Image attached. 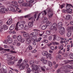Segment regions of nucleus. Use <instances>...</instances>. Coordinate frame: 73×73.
I'll return each instance as SVG.
<instances>
[{"mask_svg":"<svg viewBox=\"0 0 73 73\" xmlns=\"http://www.w3.org/2000/svg\"><path fill=\"white\" fill-rule=\"evenodd\" d=\"M21 42H24L25 41V40L24 38H22V39H21V40L20 41Z\"/></svg>","mask_w":73,"mask_h":73,"instance_id":"obj_52","label":"nucleus"},{"mask_svg":"<svg viewBox=\"0 0 73 73\" xmlns=\"http://www.w3.org/2000/svg\"><path fill=\"white\" fill-rule=\"evenodd\" d=\"M12 23V19H9L6 22V24L7 25H10Z\"/></svg>","mask_w":73,"mask_h":73,"instance_id":"obj_14","label":"nucleus"},{"mask_svg":"<svg viewBox=\"0 0 73 73\" xmlns=\"http://www.w3.org/2000/svg\"><path fill=\"white\" fill-rule=\"evenodd\" d=\"M64 66V68L65 69V70H66L67 69H68V65H66L65 66Z\"/></svg>","mask_w":73,"mask_h":73,"instance_id":"obj_64","label":"nucleus"},{"mask_svg":"<svg viewBox=\"0 0 73 73\" xmlns=\"http://www.w3.org/2000/svg\"><path fill=\"white\" fill-rule=\"evenodd\" d=\"M51 54L48 53V55L46 56L47 58H49V59H51Z\"/></svg>","mask_w":73,"mask_h":73,"instance_id":"obj_31","label":"nucleus"},{"mask_svg":"<svg viewBox=\"0 0 73 73\" xmlns=\"http://www.w3.org/2000/svg\"><path fill=\"white\" fill-rule=\"evenodd\" d=\"M48 18L50 19L52 18L53 17V13H52V10L50 9V8H48Z\"/></svg>","mask_w":73,"mask_h":73,"instance_id":"obj_5","label":"nucleus"},{"mask_svg":"<svg viewBox=\"0 0 73 73\" xmlns=\"http://www.w3.org/2000/svg\"><path fill=\"white\" fill-rule=\"evenodd\" d=\"M73 8V6L71 4H67L66 9L68 12V13H72V9L71 8Z\"/></svg>","mask_w":73,"mask_h":73,"instance_id":"obj_3","label":"nucleus"},{"mask_svg":"<svg viewBox=\"0 0 73 73\" xmlns=\"http://www.w3.org/2000/svg\"><path fill=\"white\" fill-rule=\"evenodd\" d=\"M43 62L44 64H46L48 62V61L46 60H44L43 61Z\"/></svg>","mask_w":73,"mask_h":73,"instance_id":"obj_51","label":"nucleus"},{"mask_svg":"<svg viewBox=\"0 0 73 73\" xmlns=\"http://www.w3.org/2000/svg\"><path fill=\"white\" fill-rule=\"evenodd\" d=\"M67 11H67V9L66 10L64 9L62 10V12L63 13H66Z\"/></svg>","mask_w":73,"mask_h":73,"instance_id":"obj_55","label":"nucleus"},{"mask_svg":"<svg viewBox=\"0 0 73 73\" xmlns=\"http://www.w3.org/2000/svg\"><path fill=\"white\" fill-rule=\"evenodd\" d=\"M25 18L27 17L29 19V20H32V21L31 22H29L28 23V25L29 28H31L33 27V21L34 20V18L33 17H31L30 14H29L27 15L24 16Z\"/></svg>","mask_w":73,"mask_h":73,"instance_id":"obj_2","label":"nucleus"},{"mask_svg":"<svg viewBox=\"0 0 73 73\" xmlns=\"http://www.w3.org/2000/svg\"><path fill=\"white\" fill-rule=\"evenodd\" d=\"M26 41V42L27 44H30L31 42H32L31 41V39L30 38H29V37H28V38H27L25 40Z\"/></svg>","mask_w":73,"mask_h":73,"instance_id":"obj_12","label":"nucleus"},{"mask_svg":"<svg viewBox=\"0 0 73 73\" xmlns=\"http://www.w3.org/2000/svg\"><path fill=\"white\" fill-rule=\"evenodd\" d=\"M57 23H53L51 26L50 27V29L53 30V29H54L55 31H57Z\"/></svg>","mask_w":73,"mask_h":73,"instance_id":"obj_7","label":"nucleus"},{"mask_svg":"<svg viewBox=\"0 0 73 73\" xmlns=\"http://www.w3.org/2000/svg\"><path fill=\"white\" fill-rule=\"evenodd\" d=\"M2 69L3 72L1 70H0V73H7V67L5 65L2 66Z\"/></svg>","mask_w":73,"mask_h":73,"instance_id":"obj_8","label":"nucleus"},{"mask_svg":"<svg viewBox=\"0 0 73 73\" xmlns=\"http://www.w3.org/2000/svg\"><path fill=\"white\" fill-rule=\"evenodd\" d=\"M1 27L4 29V30H7V29H8V27L6 25H3Z\"/></svg>","mask_w":73,"mask_h":73,"instance_id":"obj_24","label":"nucleus"},{"mask_svg":"<svg viewBox=\"0 0 73 73\" xmlns=\"http://www.w3.org/2000/svg\"><path fill=\"white\" fill-rule=\"evenodd\" d=\"M65 6V4L63 3L60 6V9H62Z\"/></svg>","mask_w":73,"mask_h":73,"instance_id":"obj_33","label":"nucleus"},{"mask_svg":"<svg viewBox=\"0 0 73 73\" xmlns=\"http://www.w3.org/2000/svg\"><path fill=\"white\" fill-rule=\"evenodd\" d=\"M43 21L44 23H46L48 21V18L46 17H44V18Z\"/></svg>","mask_w":73,"mask_h":73,"instance_id":"obj_35","label":"nucleus"},{"mask_svg":"<svg viewBox=\"0 0 73 73\" xmlns=\"http://www.w3.org/2000/svg\"><path fill=\"white\" fill-rule=\"evenodd\" d=\"M49 40H52V35H51L48 38Z\"/></svg>","mask_w":73,"mask_h":73,"instance_id":"obj_48","label":"nucleus"},{"mask_svg":"<svg viewBox=\"0 0 73 73\" xmlns=\"http://www.w3.org/2000/svg\"><path fill=\"white\" fill-rule=\"evenodd\" d=\"M63 25V24L62 22H59L58 24V28L60 29L62 27V26Z\"/></svg>","mask_w":73,"mask_h":73,"instance_id":"obj_13","label":"nucleus"},{"mask_svg":"<svg viewBox=\"0 0 73 73\" xmlns=\"http://www.w3.org/2000/svg\"><path fill=\"white\" fill-rule=\"evenodd\" d=\"M69 57L71 59H73V54H70L69 55Z\"/></svg>","mask_w":73,"mask_h":73,"instance_id":"obj_38","label":"nucleus"},{"mask_svg":"<svg viewBox=\"0 0 73 73\" xmlns=\"http://www.w3.org/2000/svg\"><path fill=\"white\" fill-rule=\"evenodd\" d=\"M64 62L65 63V64H68V63H69V62H70L69 61L67 60H64Z\"/></svg>","mask_w":73,"mask_h":73,"instance_id":"obj_41","label":"nucleus"},{"mask_svg":"<svg viewBox=\"0 0 73 73\" xmlns=\"http://www.w3.org/2000/svg\"><path fill=\"white\" fill-rule=\"evenodd\" d=\"M70 16L69 15H67L66 16V17L65 19L66 20H69L70 19Z\"/></svg>","mask_w":73,"mask_h":73,"instance_id":"obj_23","label":"nucleus"},{"mask_svg":"<svg viewBox=\"0 0 73 73\" xmlns=\"http://www.w3.org/2000/svg\"><path fill=\"white\" fill-rule=\"evenodd\" d=\"M62 73H68V71L67 70H61L60 71Z\"/></svg>","mask_w":73,"mask_h":73,"instance_id":"obj_27","label":"nucleus"},{"mask_svg":"<svg viewBox=\"0 0 73 73\" xmlns=\"http://www.w3.org/2000/svg\"><path fill=\"white\" fill-rule=\"evenodd\" d=\"M52 45V43H48L47 44V45L48 46H51Z\"/></svg>","mask_w":73,"mask_h":73,"instance_id":"obj_60","label":"nucleus"},{"mask_svg":"<svg viewBox=\"0 0 73 73\" xmlns=\"http://www.w3.org/2000/svg\"><path fill=\"white\" fill-rule=\"evenodd\" d=\"M59 33L61 35H63L65 33V28L64 27H62L59 29Z\"/></svg>","mask_w":73,"mask_h":73,"instance_id":"obj_9","label":"nucleus"},{"mask_svg":"<svg viewBox=\"0 0 73 73\" xmlns=\"http://www.w3.org/2000/svg\"><path fill=\"white\" fill-rule=\"evenodd\" d=\"M25 24V22L24 21H20L18 22L16 24L15 29L17 31L19 30H22L24 28V25Z\"/></svg>","mask_w":73,"mask_h":73,"instance_id":"obj_1","label":"nucleus"},{"mask_svg":"<svg viewBox=\"0 0 73 73\" xmlns=\"http://www.w3.org/2000/svg\"><path fill=\"white\" fill-rule=\"evenodd\" d=\"M28 48L29 49V50H31L32 49V47L31 45H29Z\"/></svg>","mask_w":73,"mask_h":73,"instance_id":"obj_54","label":"nucleus"},{"mask_svg":"<svg viewBox=\"0 0 73 73\" xmlns=\"http://www.w3.org/2000/svg\"><path fill=\"white\" fill-rule=\"evenodd\" d=\"M23 35V36L25 37H29V35L28 34V33L25 32H24Z\"/></svg>","mask_w":73,"mask_h":73,"instance_id":"obj_20","label":"nucleus"},{"mask_svg":"<svg viewBox=\"0 0 73 73\" xmlns=\"http://www.w3.org/2000/svg\"><path fill=\"white\" fill-rule=\"evenodd\" d=\"M53 36H54V38L53 40V41H55V40H56V38L57 37V36L56 35H54Z\"/></svg>","mask_w":73,"mask_h":73,"instance_id":"obj_37","label":"nucleus"},{"mask_svg":"<svg viewBox=\"0 0 73 73\" xmlns=\"http://www.w3.org/2000/svg\"><path fill=\"white\" fill-rule=\"evenodd\" d=\"M42 17H43V15H42L41 13H40L38 14V15L37 17V18L36 19V20H41V18Z\"/></svg>","mask_w":73,"mask_h":73,"instance_id":"obj_11","label":"nucleus"},{"mask_svg":"<svg viewBox=\"0 0 73 73\" xmlns=\"http://www.w3.org/2000/svg\"><path fill=\"white\" fill-rule=\"evenodd\" d=\"M27 62H28L27 60L25 59L23 61V64H24H24H26L27 63Z\"/></svg>","mask_w":73,"mask_h":73,"instance_id":"obj_39","label":"nucleus"},{"mask_svg":"<svg viewBox=\"0 0 73 73\" xmlns=\"http://www.w3.org/2000/svg\"><path fill=\"white\" fill-rule=\"evenodd\" d=\"M53 31V30L51 29H50L49 30H47L46 32V34L48 35H49L51 33H52Z\"/></svg>","mask_w":73,"mask_h":73,"instance_id":"obj_16","label":"nucleus"},{"mask_svg":"<svg viewBox=\"0 0 73 73\" xmlns=\"http://www.w3.org/2000/svg\"><path fill=\"white\" fill-rule=\"evenodd\" d=\"M48 53L46 51H43L42 52V54L44 56H46L48 54Z\"/></svg>","mask_w":73,"mask_h":73,"instance_id":"obj_17","label":"nucleus"},{"mask_svg":"<svg viewBox=\"0 0 73 73\" xmlns=\"http://www.w3.org/2000/svg\"><path fill=\"white\" fill-rule=\"evenodd\" d=\"M51 25L52 23L51 22L49 21L47 22L46 23L45 26V25H43L41 27V29H42V30H45V29L46 28V27H47L48 26H50Z\"/></svg>","mask_w":73,"mask_h":73,"instance_id":"obj_4","label":"nucleus"},{"mask_svg":"<svg viewBox=\"0 0 73 73\" xmlns=\"http://www.w3.org/2000/svg\"><path fill=\"white\" fill-rule=\"evenodd\" d=\"M72 35V31L70 30H68V32L67 33V36L68 37H70Z\"/></svg>","mask_w":73,"mask_h":73,"instance_id":"obj_15","label":"nucleus"},{"mask_svg":"<svg viewBox=\"0 0 73 73\" xmlns=\"http://www.w3.org/2000/svg\"><path fill=\"white\" fill-rule=\"evenodd\" d=\"M24 68H25V66H21L20 68V69L22 70V69H24Z\"/></svg>","mask_w":73,"mask_h":73,"instance_id":"obj_43","label":"nucleus"},{"mask_svg":"<svg viewBox=\"0 0 73 73\" xmlns=\"http://www.w3.org/2000/svg\"><path fill=\"white\" fill-rule=\"evenodd\" d=\"M10 52H11V53H14V54L16 53H17L15 51H13V50L10 51Z\"/></svg>","mask_w":73,"mask_h":73,"instance_id":"obj_61","label":"nucleus"},{"mask_svg":"<svg viewBox=\"0 0 73 73\" xmlns=\"http://www.w3.org/2000/svg\"><path fill=\"white\" fill-rule=\"evenodd\" d=\"M43 42L45 43H48V40L46 39H44L43 40Z\"/></svg>","mask_w":73,"mask_h":73,"instance_id":"obj_59","label":"nucleus"},{"mask_svg":"<svg viewBox=\"0 0 73 73\" xmlns=\"http://www.w3.org/2000/svg\"><path fill=\"white\" fill-rule=\"evenodd\" d=\"M31 68L32 69H33L34 70L35 65H32L31 66Z\"/></svg>","mask_w":73,"mask_h":73,"instance_id":"obj_57","label":"nucleus"},{"mask_svg":"<svg viewBox=\"0 0 73 73\" xmlns=\"http://www.w3.org/2000/svg\"><path fill=\"white\" fill-rule=\"evenodd\" d=\"M30 72H31V69L30 68H28L27 70V73H30Z\"/></svg>","mask_w":73,"mask_h":73,"instance_id":"obj_50","label":"nucleus"},{"mask_svg":"<svg viewBox=\"0 0 73 73\" xmlns=\"http://www.w3.org/2000/svg\"><path fill=\"white\" fill-rule=\"evenodd\" d=\"M18 7L19 5H12V7L15 8V10H16V11H19V10H20V9Z\"/></svg>","mask_w":73,"mask_h":73,"instance_id":"obj_18","label":"nucleus"},{"mask_svg":"<svg viewBox=\"0 0 73 73\" xmlns=\"http://www.w3.org/2000/svg\"><path fill=\"white\" fill-rule=\"evenodd\" d=\"M58 49H60V50H63L64 48H63V46L62 45H60L58 47Z\"/></svg>","mask_w":73,"mask_h":73,"instance_id":"obj_28","label":"nucleus"},{"mask_svg":"<svg viewBox=\"0 0 73 73\" xmlns=\"http://www.w3.org/2000/svg\"><path fill=\"white\" fill-rule=\"evenodd\" d=\"M22 5L23 6H28V3H24L22 4Z\"/></svg>","mask_w":73,"mask_h":73,"instance_id":"obj_45","label":"nucleus"},{"mask_svg":"<svg viewBox=\"0 0 73 73\" xmlns=\"http://www.w3.org/2000/svg\"><path fill=\"white\" fill-rule=\"evenodd\" d=\"M17 38L19 41H20L22 38V37H21V35H18L17 37Z\"/></svg>","mask_w":73,"mask_h":73,"instance_id":"obj_25","label":"nucleus"},{"mask_svg":"<svg viewBox=\"0 0 73 73\" xmlns=\"http://www.w3.org/2000/svg\"><path fill=\"white\" fill-rule=\"evenodd\" d=\"M0 33H5V30L2 26L0 28Z\"/></svg>","mask_w":73,"mask_h":73,"instance_id":"obj_19","label":"nucleus"},{"mask_svg":"<svg viewBox=\"0 0 73 73\" xmlns=\"http://www.w3.org/2000/svg\"><path fill=\"white\" fill-rule=\"evenodd\" d=\"M58 56V57L59 60H61V58H62V56L60 54H59Z\"/></svg>","mask_w":73,"mask_h":73,"instance_id":"obj_47","label":"nucleus"},{"mask_svg":"<svg viewBox=\"0 0 73 73\" xmlns=\"http://www.w3.org/2000/svg\"><path fill=\"white\" fill-rule=\"evenodd\" d=\"M34 70H37V66L36 65H35Z\"/></svg>","mask_w":73,"mask_h":73,"instance_id":"obj_58","label":"nucleus"},{"mask_svg":"<svg viewBox=\"0 0 73 73\" xmlns=\"http://www.w3.org/2000/svg\"><path fill=\"white\" fill-rule=\"evenodd\" d=\"M38 34V31H35L34 32L32 33L29 35V38H31L32 37H33V36H35Z\"/></svg>","mask_w":73,"mask_h":73,"instance_id":"obj_10","label":"nucleus"},{"mask_svg":"<svg viewBox=\"0 0 73 73\" xmlns=\"http://www.w3.org/2000/svg\"><path fill=\"white\" fill-rule=\"evenodd\" d=\"M11 3L12 7V5H17V3L16 2V1H12Z\"/></svg>","mask_w":73,"mask_h":73,"instance_id":"obj_26","label":"nucleus"},{"mask_svg":"<svg viewBox=\"0 0 73 73\" xmlns=\"http://www.w3.org/2000/svg\"><path fill=\"white\" fill-rule=\"evenodd\" d=\"M61 70H60V68L58 69L56 72V73H59V72H61Z\"/></svg>","mask_w":73,"mask_h":73,"instance_id":"obj_62","label":"nucleus"},{"mask_svg":"<svg viewBox=\"0 0 73 73\" xmlns=\"http://www.w3.org/2000/svg\"><path fill=\"white\" fill-rule=\"evenodd\" d=\"M15 26L14 24H12L10 27L9 28V30L10 31H12L15 28Z\"/></svg>","mask_w":73,"mask_h":73,"instance_id":"obj_21","label":"nucleus"},{"mask_svg":"<svg viewBox=\"0 0 73 73\" xmlns=\"http://www.w3.org/2000/svg\"><path fill=\"white\" fill-rule=\"evenodd\" d=\"M7 42L9 44H11V43H12L13 42V41L12 40V39L11 38H8L7 40Z\"/></svg>","mask_w":73,"mask_h":73,"instance_id":"obj_22","label":"nucleus"},{"mask_svg":"<svg viewBox=\"0 0 73 73\" xmlns=\"http://www.w3.org/2000/svg\"><path fill=\"white\" fill-rule=\"evenodd\" d=\"M68 68L70 69H73V65L70 66V65H68Z\"/></svg>","mask_w":73,"mask_h":73,"instance_id":"obj_42","label":"nucleus"},{"mask_svg":"<svg viewBox=\"0 0 73 73\" xmlns=\"http://www.w3.org/2000/svg\"><path fill=\"white\" fill-rule=\"evenodd\" d=\"M8 63L9 65H12L15 64V62L14 61H11L10 62H8Z\"/></svg>","mask_w":73,"mask_h":73,"instance_id":"obj_36","label":"nucleus"},{"mask_svg":"<svg viewBox=\"0 0 73 73\" xmlns=\"http://www.w3.org/2000/svg\"><path fill=\"white\" fill-rule=\"evenodd\" d=\"M23 2L24 1H23V0H20L18 1V3L19 4H22V3H23Z\"/></svg>","mask_w":73,"mask_h":73,"instance_id":"obj_44","label":"nucleus"},{"mask_svg":"<svg viewBox=\"0 0 73 73\" xmlns=\"http://www.w3.org/2000/svg\"><path fill=\"white\" fill-rule=\"evenodd\" d=\"M58 64H56L54 66V68L55 69H56L58 67Z\"/></svg>","mask_w":73,"mask_h":73,"instance_id":"obj_63","label":"nucleus"},{"mask_svg":"<svg viewBox=\"0 0 73 73\" xmlns=\"http://www.w3.org/2000/svg\"><path fill=\"white\" fill-rule=\"evenodd\" d=\"M25 68H27L28 69V68L29 67V64H27L25 66Z\"/></svg>","mask_w":73,"mask_h":73,"instance_id":"obj_46","label":"nucleus"},{"mask_svg":"<svg viewBox=\"0 0 73 73\" xmlns=\"http://www.w3.org/2000/svg\"><path fill=\"white\" fill-rule=\"evenodd\" d=\"M38 62H39L38 61V60H35L34 62V63H35L36 64H38Z\"/></svg>","mask_w":73,"mask_h":73,"instance_id":"obj_49","label":"nucleus"},{"mask_svg":"<svg viewBox=\"0 0 73 73\" xmlns=\"http://www.w3.org/2000/svg\"><path fill=\"white\" fill-rule=\"evenodd\" d=\"M23 61V59H20L18 60V63L19 64H20Z\"/></svg>","mask_w":73,"mask_h":73,"instance_id":"obj_53","label":"nucleus"},{"mask_svg":"<svg viewBox=\"0 0 73 73\" xmlns=\"http://www.w3.org/2000/svg\"><path fill=\"white\" fill-rule=\"evenodd\" d=\"M0 10H1V11H0V13L2 14L4 13V11H6V12L8 11V10L5 8V6H0Z\"/></svg>","mask_w":73,"mask_h":73,"instance_id":"obj_6","label":"nucleus"},{"mask_svg":"<svg viewBox=\"0 0 73 73\" xmlns=\"http://www.w3.org/2000/svg\"><path fill=\"white\" fill-rule=\"evenodd\" d=\"M29 26H28L27 25H25L24 28V30H28V29H29Z\"/></svg>","mask_w":73,"mask_h":73,"instance_id":"obj_32","label":"nucleus"},{"mask_svg":"<svg viewBox=\"0 0 73 73\" xmlns=\"http://www.w3.org/2000/svg\"><path fill=\"white\" fill-rule=\"evenodd\" d=\"M50 48L51 50H54V47L53 46L50 47Z\"/></svg>","mask_w":73,"mask_h":73,"instance_id":"obj_56","label":"nucleus"},{"mask_svg":"<svg viewBox=\"0 0 73 73\" xmlns=\"http://www.w3.org/2000/svg\"><path fill=\"white\" fill-rule=\"evenodd\" d=\"M45 66H42V67H41V69L42 70V71L45 72Z\"/></svg>","mask_w":73,"mask_h":73,"instance_id":"obj_40","label":"nucleus"},{"mask_svg":"<svg viewBox=\"0 0 73 73\" xmlns=\"http://www.w3.org/2000/svg\"><path fill=\"white\" fill-rule=\"evenodd\" d=\"M11 11H12V12H16V11L15 8L14 7V8H11Z\"/></svg>","mask_w":73,"mask_h":73,"instance_id":"obj_29","label":"nucleus"},{"mask_svg":"<svg viewBox=\"0 0 73 73\" xmlns=\"http://www.w3.org/2000/svg\"><path fill=\"white\" fill-rule=\"evenodd\" d=\"M40 13H41L42 15H43V17L44 16V15H46V12L44 10L42 12Z\"/></svg>","mask_w":73,"mask_h":73,"instance_id":"obj_30","label":"nucleus"},{"mask_svg":"<svg viewBox=\"0 0 73 73\" xmlns=\"http://www.w3.org/2000/svg\"><path fill=\"white\" fill-rule=\"evenodd\" d=\"M48 65L49 66L51 67L52 66V63L50 61H48Z\"/></svg>","mask_w":73,"mask_h":73,"instance_id":"obj_34","label":"nucleus"}]
</instances>
